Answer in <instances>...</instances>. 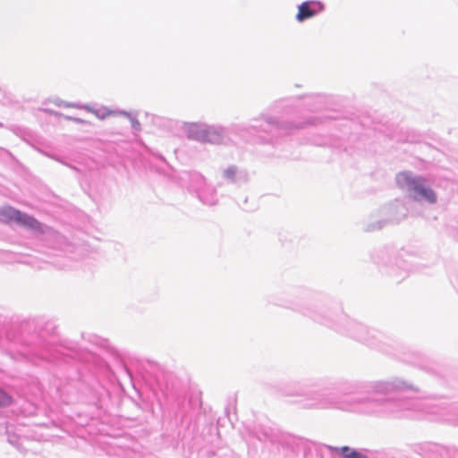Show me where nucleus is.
Returning a JSON list of instances; mask_svg holds the SVG:
<instances>
[{"mask_svg": "<svg viewBox=\"0 0 458 458\" xmlns=\"http://www.w3.org/2000/svg\"><path fill=\"white\" fill-rule=\"evenodd\" d=\"M396 182L401 189H406L414 193L413 199L420 200L419 196L425 187V180L421 177H412L409 173L403 172L396 175Z\"/></svg>", "mask_w": 458, "mask_h": 458, "instance_id": "1", "label": "nucleus"}, {"mask_svg": "<svg viewBox=\"0 0 458 458\" xmlns=\"http://www.w3.org/2000/svg\"><path fill=\"white\" fill-rule=\"evenodd\" d=\"M324 6L322 4L318 2L307 1L302 3L299 8L298 13L296 14V19L298 21H303L307 19L312 18L317 13L323 10Z\"/></svg>", "mask_w": 458, "mask_h": 458, "instance_id": "2", "label": "nucleus"}, {"mask_svg": "<svg viewBox=\"0 0 458 458\" xmlns=\"http://www.w3.org/2000/svg\"><path fill=\"white\" fill-rule=\"evenodd\" d=\"M199 127L192 126L191 131L198 132L197 139L203 142L211 144H221L223 142L222 134L215 128L201 129L198 131Z\"/></svg>", "mask_w": 458, "mask_h": 458, "instance_id": "3", "label": "nucleus"}, {"mask_svg": "<svg viewBox=\"0 0 458 458\" xmlns=\"http://www.w3.org/2000/svg\"><path fill=\"white\" fill-rule=\"evenodd\" d=\"M16 223L29 229L43 232L42 225L37 219L21 211L20 216H17Z\"/></svg>", "mask_w": 458, "mask_h": 458, "instance_id": "4", "label": "nucleus"}, {"mask_svg": "<svg viewBox=\"0 0 458 458\" xmlns=\"http://www.w3.org/2000/svg\"><path fill=\"white\" fill-rule=\"evenodd\" d=\"M20 210L8 207L0 210V221L4 223L16 222Z\"/></svg>", "mask_w": 458, "mask_h": 458, "instance_id": "5", "label": "nucleus"}, {"mask_svg": "<svg viewBox=\"0 0 458 458\" xmlns=\"http://www.w3.org/2000/svg\"><path fill=\"white\" fill-rule=\"evenodd\" d=\"M335 451L340 452L344 458H368L364 454L352 449L348 446L335 448Z\"/></svg>", "mask_w": 458, "mask_h": 458, "instance_id": "6", "label": "nucleus"}, {"mask_svg": "<svg viewBox=\"0 0 458 458\" xmlns=\"http://www.w3.org/2000/svg\"><path fill=\"white\" fill-rule=\"evenodd\" d=\"M420 199H425L428 201L429 203H435L437 201V196L436 193L433 191L432 189L427 187L423 188V190L420 192V195L419 196Z\"/></svg>", "mask_w": 458, "mask_h": 458, "instance_id": "7", "label": "nucleus"}, {"mask_svg": "<svg viewBox=\"0 0 458 458\" xmlns=\"http://www.w3.org/2000/svg\"><path fill=\"white\" fill-rule=\"evenodd\" d=\"M13 403V397L4 389L0 388V407L9 406Z\"/></svg>", "mask_w": 458, "mask_h": 458, "instance_id": "8", "label": "nucleus"}]
</instances>
